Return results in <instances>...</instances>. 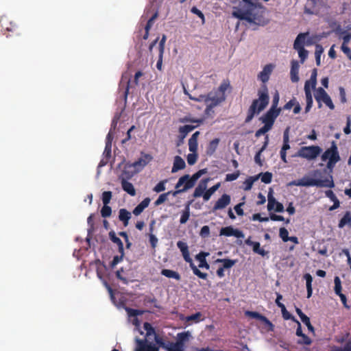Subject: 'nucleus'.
Masks as SVG:
<instances>
[{"label":"nucleus","mask_w":351,"mask_h":351,"mask_svg":"<svg viewBox=\"0 0 351 351\" xmlns=\"http://www.w3.org/2000/svg\"><path fill=\"white\" fill-rule=\"evenodd\" d=\"M239 7L235 8L232 12L234 17L258 25L263 26L267 24L268 20L253 12L255 9L263 8L258 0H241L239 2Z\"/></svg>","instance_id":"obj_1"},{"label":"nucleus","mask_w":351,"mask_h":351,"mask_svg":"<svg viewBox=\"0 0 351 351\" xmlns=\"http://www.w3.org/2000/svg\"><path fill=\"white\" fill-rule=\"evenodd\" d=\"M258 99L253 100L247 110V117L245 120V123L250 122L255 114L260 113L267 106L269 97L266 85L263 86L262 88L258 90Z\"/></svg>","instance_id":"obj_2"},{"label":"nucleus","mask_w":351,"mask_h":351,"mask_svg":"<svg viewBox=\"0 0 351 351\" xmlns=\"http://www.w3.org/2000/svg\"><path fill=\"white\" fill-rule=\"evenodd\" d=\"M154 336V340L156 345L148 341L146 337L144 339L136 337L134 339L135 348L134 351H159V347L165 349L167 343H166L164 339L158 335L155 334Z\"/></svg>","instance_id":"obj_3"},{"label":"nucleus","mask_w":351,"mask_h":351,"mask_svg":"<svg viewBox=\"0 0 351 351\" xmlns=\"http://www.w3.org/2000/svg\"><path fill=\"white\" fill-rule=\"evenodd\" d=\"M290 185L298 186H313L333 188L335 186L332 176L330 179H314L308 176H304L301 179L293 180Z\"/></svg>","instance_id":"obj_4"},{"label":"nucleus","mask_w":351,"mask_h":351,"mask_svg":"<svg viewBox=\"0 0 351 351\" xmlns=\"http://www.w3.org/2000/svg\"><path fill=\"white\" fill-rule=\"evenodd\" d=\"M177 247L180 249V252H182L184 261L190 264V267L193 270V274L201 279H206L208 276L207 274L202 272L193 263V261L190 257L189 247L186 243L182 241H179L177 243Z\"/></svg>","instance_id":"obj_5"},{"label":"nucleus","mask_w":351,"mask_h":351,"mask_svg":"<svg viewBox=\"0 0 351 351\" xmlns=\"http://www.w3.org/2000/svg\"><path fill=\"white\" fill-rule=\"evenodd\" d=\"M206 172V169H203L195 173L191 177H190L189 174L184 175L179 178L175 188L178 189L181 187L184 182H186V185L184 186V190H189L193 188L195 185L197 180Z\"/></svg>","instance_id":"obj_6"},{"label":"nucleus","mask_w":351,"mask_h":351,"mask_svg":"<svg viewBox=\"0 0 351 351\" xmlns=\"http://www.w3.org/2000/svg\"><path fill=\"white\" fill-rule=\"evenodd\" d=\"M206 172V169H203L195 173L191 177H190L189 174L184 175L179 178L175 188L178 189L181 187L184 182H186V185L184 186V190H189L193 188L195 185L197 180Z\"/></svg>","instance_id":"obj_7"},{"label":"nucleus","mask_w":351,"mask_h":351,"mask_svg":"<svg viewBox=\"0 0 351 351\" xmlns=\"http://www.w3.org/2000/svg\"><path fill=\"white\" fill-rule=\"evenodd\" d=\"M189 98L197 101H204L206 104L205 113H208V110H212L214 107L225 101L226 96H220L219 95L212 96V93H209L208 95H200L199 98L189 95Z\"/></svg>","instance_id":"obj_8"},{"label":"nucleus","mask_w":351,"mask_h":351,"mask_svg":"<svg viewBox=\"0 0 351 351\" xmlns=\"http://www.w3.org/2000/svg\"><path fill=\"white\" fill-rule=\"evenodd\" d=\"M322 149L317 145L302 147L296 154V156L308 160H313L321 154Z\"/></svg>","instance_id":"obj_9"},{"label":"nucleus","mask_w":351,"mask_h":351,"mask_svg":"<svg viewBox=\"0 0 351 351\" xmlns=\"http://www.w3.org/2000/svg\"><path fill=\"white\" fill-rule=\"evenodd\" d=\"M332 158H334L336 161L340 160L338 148L335 141L332 142L330 147L327 149L321 156L322 160L324 162L327 160H332Z\"/></svg>","instance_id":"obj_10"},{"label":"nucleus","mask_w":351,"mask_h":351,"mask_svg":"<svg viewBox=\"0 0 351 351\" xmlns=\"http://www.w3.org/2000/svg\"><path fill=\"white\" fill-rule=\"evenodd\" d=\"M281 110H275L269 108V110L261 118L260 120L265 125H269L272 128L276 119L278 117Z\"/></svg>","instance_id":"obj_11"},{"label":"nucleus","mask_w":351,"mask_h":351,"mask_svg":"<svg viewBox=\"0 0 351 351\" xmlns=\"http://www.w3.org/2000/svg\"><path fill=\"white\" fill-rule=\"evenodd\" d=\"M139 172V169L134 168L131 162H126L124 165L123 169L119 176V179H131L136 173Z\"/></svg>","instance_id":"obj_12"},{"label":"nucleus","mask_w":351,"mask_h":351,"mask_svg":"<svg viewBox=\"0 0 351 351\" xmlns=\"http://www.w3.org/2000/svg\"><path fill=\"white\" fill-rule=\"evenodd\" d=\"M221 236L232 237L234 236L237 238H243L244 234L242 231L234 229L232 226H226L221 228L219 232Z\"/></svg>","instance_id":"obj_13"},{"label":"nucleus","mask_w":351,"mask_h":351,"mask_svg":"<svg viewBox=\"0 0 351 351\" xmlns=\"http://www.w3.org/2000/svg\"><path fill=\"white\" fill-rule=\"evenodd\" d=\"M231 197L228 194H223L215 204L212 211L214 213L218 210L223 209L230 204Z\"/></svg>","instance_id":"obj_14"},{"label":"nucleus","mask_w":351,"mask_h":351,"mask_svg":"<svg viewBox=\"0 0 351 351\" xmlns=\"http://www.w3.org/2000/svg\"><path fill=\"white\" fill-rule=\"evenodd\" d=\"M152 159L151 155L148 154H143V157L138 158L136 161L131 163L134 168L138 169L141 171L144 167H145Z\"/></svg>","instance_id":"obj_15"},{"label":"nucleus","mask_w":351,"mask_h":351,"mask_svg":"<svg viewBox=\"0 0 351 351\" xmlns=\"http://www.w3.org/2000/svg\"><path fill=\"white\" fill-rule=\"evenodd\" d=\"M274 67V66L272 64H266L263 71L258 75V80L263 83L267 82L269 79V76L272 73Z\"/></svg>","instance_id":"obj_16"},{"label":"nucleus","mask_w":351,"mask_h":351,"mask_svg":"<svg viewBox=\"0 0 351 351\" xmlns=\"http://www.w3.org/2000/svg\"><path fill=\"white\" fill-rule=\"evenodd\" d=\"M290 77L292 82H298L299 81V68L300 65L297 60H293L291 62Z\"/></svg>","instance_id":"obj_17"},{"label":"nucleus","mask_w":351,"mask_h":351,"mask_svg":"<svg viewBox=\"0 0 351 351\" xmlns=\"http://www.w3.org/2000/svg\"><path fill=\"white\" fill-rule=\"evenodd\" d=\"M131 217V213L129 212L127 209L121 208L119 210V220L123 223L125 227L128 226Z\"/></svg>","instance_id":"obj_18"},{"label":"nucleus","mask_w":351,"mask_h":351,"mask_svg":"<svg viewBox=\"0 0 351 351\" xmlns=\"http://www.w3.org/2000/svg\"><path fill=\"white\" fill-rule=\"evenodd\" d=\"M186 167V164L183 158L180 156H176L173 160V164L171 169L172 173H176L179 170L184 169Z\"/></svg>","instance_id":"obj_19"},{"label":"nucleus","mask_w":351,"mask_h":351,"mask_svg":"<svg viewBox=\"0 0 351 351\" xmlns=\"http://www.w3.org/2000/svg\"><path fill=\"white\" fill-rule=\"evenodd\" d=\"M209 255V253L200 252L198 254L195 256L196 260H197L199 263L198 267L199 268H206V269H209L210 265L207 263L206 257Z\"/></svg>","instance_id":"obj_20"},{"label":"nucleus","mask_w":351,"mask_h":351,"mask_svg":"<svg viewBox=\"0 0 351 351\" xmlns=\"http://www.w3.org/2000/svg\"><path fill=\"white\" fill-rule=\"evenodd\" d=\"M193 200L188 201L184 205V209L182 212V215L180 219V223L184 224L187 222L190 217V206L192 204Z\"/></svg>","instance_id":"obj_21"},{"label":"nucleus","mask_w":351,"mask_h":351,"mask_svg":"<svg viewBox=\"0 0 351 351\" xmlns=\"http://www.w3.org/2000/svg\"><path fill=\"white\" fill-rule=\"evenodd\" d=\"M121 183V187L123 190L127 192L131 196H134L136 195V190L133 186V184L128 182L129 180L126 179H120Z\"/></svg>","instance_id":"obj_22"},{"label":"nucleus","mask_w":351,"mask_h":351,"mask_svg":"<svg viewBox=\"0 0 351 351\" xmlns=\"http://www.w3.org/2000/svg\"><path fill=\"white\" fill-rule=\"evenodd\" d=\"M208 181V179H205L202 180V182L198 184V186L195 188L194 193L193 194V197L195 198L199 197L201 196L203 197V195L206 189V184Z\"/></svg>","instance_id":"obj_23"},{"label":"nucleus","mask_w":351,"mask_h":351,"mask_svg":"<svg viewBox=\"0 0 351 351\" xmlns=\"http://www.w3.org/2000/svg\"><path fill=\"white\" fill-rule=\"evenodd\" d=\"M351 39V34H348L343 36V43L341 45V50L349 58V59L351 60V50L350 47L348 46V42Z\"/></svg>","instance_id":"obj_24"},{"label":"nucleus","mask_w":351,"mask_h":351,"mask_svg":"<svg viewBox=\"0 0 351 351\" xmlns=\"http://www.w3.org/2000/svg\"><path fill=\"white\" fill-rule=\"evenodd\" d=\"M304 92H305V97H306V106L305 108V112H308L313 106V96L311 90L310 89V87H308L307 86H304Z\"/></svg>","instance_id":"obj_25"},{"label":"nucleus","mask_w":351,"mask_h":351,"mask_svg":"<svg viewBox=\"0 0 351 351\" xmlns=\"http://www.w3.org/2000/svg\"><path fill=\"white\" fill-rule=\"evenodd\" d=\"M191 336L189 331L179 332L177 334L176 343L184 349V343L187 341Z\"/></svg>","instance_id":"obj_26"},{"label":"nucleus","mask_w":351,"mask_h":351,"mask_svg":"<svg viewBox=\"0 0 351 351\" xmlns=\"http://www.w3.org/2000/svg\"><path fill=\"white\" fill-rule=\"evenodd\" d=\"M108 235L111 241L117 245L119 252L122 253L123 250H124V247L121 240L118 237H117L115 232L113 230L110 231Z\"/></svg>","instance_id":"obj_27"},{"label":"nucleus","mask_w":351,"mask_h":351,"mask_svg":"<svg viewBox=\"0 0 351 351\" xmlns=\"http://www.w3.org/2000/svg\"><path fill=\"white\" fill-rule=\"evenodd\" d=\"M246 315H247L248 316H250V317L252 318H254V319H258L268 325H271L272 326V324L271 322L266 317H265L264 315L260 314L258 312H255V311H246Z\"/></svg>","instance_id":"obj_28"},{"label":"nucleus","mask_w":351,"mask_h":351,"mask_svg":"<svg viewBox=\"0 0 351 351\" xmlns=\"http://www.w3.org/2000/svg\"><path fill=\"white\" fill-rule=\"evenodd\" d=\"M328 94L326 91L322 87H319L316 89L315 93V99L318 103V107H322V99L326 97Z\"/></svg>","instance_id":"obj_29"},{"label":"nucleus","mask_w":351,"mask_h":351,"mask_svg":"<svg viewBox=\"0 0 351 351\" xmlns=\"http://www.w3.org/2000/svg\"><path fill=\"white\" fill-rule=\"evenodd\" d=\"M160 274L162 276H164L167 278H173L177 280H180V279H181V276L180 275V274L173 270L163 269L161 270Z\"/></svg>","instance_id":"obj_30"},{"label":"nucleus","mask_w":351,"mask_h":351,"mask_svg":"<svg viewBox=\"0 0 351 351\" xmlns=\"http://www.w3.org/2000/svg\"><path fill=\"white\" fill-rule=\"evenodd\" d=\"M216 263H221L223 264L221 267L225 269H230L237 262V260H232L230 258H217L215 261Z\"/></svg>","instance_id":"obj_31"},{"label":"nucleus","mask_w":351,"mask_h":351,"mask_svg":"<svg viewBox=\"0 0 351 351\" xmlns=\"http://www.w3.org/2000/svg\"><path fill=\"white\" fill-rule=\"evenodd\" d=\"M304 39H305L304 34L301 33V34H298L294 41V43H293L294 49L298 51V50H300L301 48H304Z\"/></svg>","instance_id":"obj_32"},{"label":"nucleus","mask_w":351,"mask_h":351,"mask_svg":"<svg viewBox=\"0 0 351 351\" xmlns=\"http://www.w3.org/2000/svg\"><path fill=\"white\" fill-rule=\"evenodd\" d=\"M228 89H231L230 82L228 79L223 80L218 88L219 95L226 96L225 93Z\"/></svg>","instance_id":"obj_33"},{"label":"nucleus","mask_w":351,"mask_h":351,"mask_svg":"<svg viewBox=\"0 0 351 351\" xmlns=\"http://www.w3.org/2000/svg\"><path fill=\"white\" fill-rule=\"evenodd\" d=\"M219 143V139L217 138H214L209 143L208 147L206 149L207 155L211 156L215 152L218 147Z\"/></svg>","instance_id":"obj_34"},{"label":"nucleus","mask_w":351,"mask_h":351,"mask_svg":"<svg viewBox=\"0 0 351 351\" xmlns=\"http://www.w3.org/2000/svg\"><path fill=\"white\" fill-rule=\"evenodd\" d=\"M304 278L306 280V285L307 289V298H309L312 295L313 289H312V282L313 278L310 274H306L304 275Z\"/></svg>","instance_id":"obj_35"},{"label":"nucleus","mask_w":351,"mask_h":351,"mask_svg":"<svg viewBox=\"0 0 351 351\" xmlns=\"http://www.w3.org/2000/svg\"><path fill=\"white\" fill-rule=\"evenodd\" d=\"M346 225H348L351 227V214L349 211H347L343 217L341 219L339 223V228H342Z\"/></svg>","instance_id":"obj_36"},{"label":"nucleus","mask_w":351,"mask_h":351,"mask_svg":"<svg viewBox=\"0 0 351 351\" xmlns=\"http://www.w3.org/2000/svg\"><path fill=\"white\" fill-rule=\"evenodd\" d=\"M143 303L147 306H148L149 304H153L155 308H161V306L158 304L157 299L154 296H145L143 300Z\"/></svg>","instance_id":"obj_37"},{"label":"nucleus","mask_w":351,"mask_h":351,"mask_svg":"<svg viewBox=\"0 0 351 351\" xmlns=\"http://www.w3.org/2000/svg\"><path fill=\"white\" fill-rule=\"evenodd\" d=\"M197 125H185L179 128V132L182 138H185L188 133L196 128Z\"/></svg>","instance_id":"obj_38"},{"label":"nucleus","mask_w":351,"mask_h":351,"mask_svg":"<svg viewBox=\"0 0 351 351\" xmlns=\"http://www.w3.org/2000/svg\"><path fill=\"white\" fill-rule=\"evenodd\" d=\"M220 186V183H217V184L213 186L208 190H206L204 195H203V199L204 201H208L211 197V195L219 189Z\"/></svg>","instance_id":"obj_39"},{"label":"nucleus","mask_w":351,"mask_h":351,"mask_svg":"<svg viewBox=\"0 0 351 351\" xmlns=\"http://www.w3.org/2000/svg\"><path fill=\"white\" fill-rule=\"evenodd\" d=\"M317 69H314L312 71L310 79L306 81L304 86H307L308 87H309V82H312V89H315V86L317 84Z\"/></svg>","instance_id":"obj_40"},{"label":"nucleus","mask_w":351,"mask_h":351,"mask_svg":"<svg viewBox=\"0 0 351 351\" xmlns=\"http://www.w3.org/2000/svg\"><path fill=\"white\" fill-rule=\"evenodd\" d=\"M167 351H184V349L182 348L178 343L176 342H167V347L165 348Z\"/></svg>","instance_id":"obj_41"},{"label":"nucleus","mask_w":351,"mask_h":351,"mask_svg":"<svg viewBox=\"0 0 351 351\" xmlns=\"http://www.w3.org/2000/svg\"><path fill=\"white\" fill-rule=\"evenodd\" d=\"M202 313L200 312H197L195 314H193V315H189V316H186L185 317L184 319H182L183 320H185L186 322H191V321H193L195 323H198L199 322H200L202 320Z\"/></svg>","instance_id":"obj_42"},{"label":"nucleus","mask_w":351,"mask_h":351,"mask_svg":"<svg viewBox=\"0 0 351 351\" xmlns=\"http://www.w3.org/2000/svg\"><path fill=\"white\" fill-rule=\"evenodd\" d=\"M324 52V49L322 45H317L315 47V61L316 64L317 66L320 65L321 62V55Z\"/></svg>","instance_id":"obj_43"},{"label":"nucleus","mask_w":351,"mask_h":351,"mask_svg":"<svg viewBox=\"0 0 351 351\" xmlns=\"http://www.w3.org/2000/svg\"><path fill=\"white\" fill-rule=\"evenodd\" d=\"M252 247L254 253L260 254L263 256H265L267 254V252L264 249L261 247L259 242L255 241L252 245Z\"/></svg>","instance_id":"obj_44"},{"label":"nucleus","mask_w":351,"mask_h":351,"mask_svg":"<svg viewBox=\"0 0 351 351\" xmlns=\"http://www.w3.org/2000/svg\"><path fill=\"white\" fill-rule=\"evenodd\" d=\"M258 179L257 177H249L244 182V190L249 191L252 189L254 182Z\"/></svg>","instance_id":"obj_45"},{"label":"nucleus","mask_w":351,"mask_h":351,"mask_svg":"<svg viewBox=\"0 0 351 351\" xmlns=\"http://www.w3.org/2000/svg\"><path fill=\"white\" fill-rule=\"evenodd\" d=\"M125 311L128 313L129 317H136L138 315H141L145 312L143 310L134 309L131 308H126Z\"/></svg>","instance_id":"obj_46"},{"label":"nucleus","mask_w":351,"mask_h":351,"mask_svg":"<svg viewBox=\"0 0 351 351\" xmlns=\"http://www.w3.org/2000/svg\"><path fill=\"white\" fill-rule=\"evenodd\" d=\"M112 214V208L108 204L103 206L101 210V215L104 218L109 217Z\"/></svg>","instance_id":"obj_47"},{"label":"nucleus","mask_w":351,"mask_h":351,"mask_svg":"<svg viewBox=\"0 0 351 351\" xmlns=\"http://www.w3.org/2000/svg\"><path fill=\"white\" fill-rule=\"evenodd\" d=\"M261 176V182L265 184H269L272 180V173L270 172L261 173L259 175Z\"/></svg>","instance_id":"obj_48"},{"label":"nucleus","mask_w":351,"mask_h":351,"mask_svg":"<svg viewBox=\"0 0 351 351\" xmlns=\"http://www.w3.org/2000/svg\"><path fill=\"white\" fill-rule=\"evenodd\" d=\"M276 199L273 197L271 193L268 195V203L267 209L269 211H271L274 209L275 205L277 204Z\"/></svg>","instance_id":"obj_49"},{"label":"nucleus","mask_w":351,"mask_h":351,"mask_svg":"<svg viewBox=\"0 0 351 351\" xmlns=\"http://www.w3.org/2000/svg\"><path fill=\"white\" fill-rule=\"evenodd\" d=\"M143 328L146 331V337L156 334L155 330L151 324L145 322L143 324Z\"/></svg>","instance_id":"obj_50"},{"label":"nucleus","mask_w":351,"mask_h":351,"mask_svg":"<svg viewBox=\"0 0 351 351\" xmlns=\"http://www.w3.org/2000/svg\"><path fill=\"white\" fill-rule=\"evenodd\" d=\"M167 182V180H163L159 182L153 189V191L156 193H160L164 191L166 189L165 184Z\"/></svg>","instance_id":"obj_51"},{"label":"nucleus","mask_w":351,"mask_h":351,"mask_svg":"<svg viewBox=\"0 0 351 351\" xmlns=\"http://www.w3.org/2000/svg\"><path fill=\"white\" fill-rule=\"evenodd\" d=\"M334 282H335L334 290H335V293L337 295L341 293L342 287H341V282L339 277L335 276V279H334Z\"/></svg>","instance_id":"obj_52"},{"label":"nucleus","mask_w":351,"mask_h":351,"mask_svg":"<svg viewBox=\"0 0 351 351\" xmlns=\"http://www.w3.org/2000/svg\"><path fill=\"white\" fill-rule=\"evenodd\" d=\"M301 339H298L297 341V343L299 344V345H306V346H309L312 343V340L311 339L310 337H308L307 335H306L305 334H304L302 336L300 337Z\"/></svg>","instance_id":"obj_53"},{"label":"nucleus","mask_w":351,"mask_h":351,"mask_svg":"<svg viewBox=\"0 0 351 351\" xmlns=\"http://www.w3.org/2000/svg\"><path fill=\"white\" fill-rule=\"evenodd\" d=\"M123 256H124V250H123L122 253H120L119 256L117 255L113 257V259H112V262L110 263V267L112 268H114L119 262H121L123 260Z\"/></svg>","instance_id":"obj_54"},{"label":"nucleus","mask_w":351,"mask_h":351,"mask_svg":"<svg viewBox=\"0 0 351 351\" xmlns=\"http://www.w3.org/2000/svg\"><path fill=\"white\" fill-rule=\"evenodd\" d=\"M112 194L111 191H104L102 193V197H101L103 204L104 205L108 204L112 199Z\"/></svg>","instance_id":"obj_55"},{"label":"nucleus","mask_w":351,"mask_h":351,"mask_svg":"<svg viewBox=\"0 0 351 351\" xmlns=\"http://www.w3.org/2000/svg\"><path fill=\"white\" fill-rule=\"evenodd\" d=\"M279 236L284 242L289 241V232L285 228H280Z\"/></svg>","instance_id":"obj_56"},{"label":"nucleus","mask_w":351,"mask_h":351,"mask_svg":"<svg viewBox=\"0 0 351 351\" xmlns=\"http://www.w3.org/2000/svg\"><path fill=\"white\" fill-rule=\"evenodd\" d=\"M198 143L197 141L193 138H189V149L191 152H196L197 150Z\"/></svg>","instance_id":"obj_57"},{"label":"nucleus","mask_w":351,"mask_h":351,"mask_svg":"<svg viewBox=\"0 0 351 351\" xmlns=\"http://www.w3.org/2000/svg\"><path fill=\"white\" fill-rule=\"evenodd\" d=\"M280 308H281L282 317L285 320L292 319L293 320L296 321V319H295V318L287 311L285 305H282V306H280Z\"/></svg>","instance_id":"obj_58"},{"label":"nucleus","mask_w":351,"mask_h":351,"mask_svg":"<svg viewBox=\"0 0 351 351\" xmlns=\"http://www.w3.org/2000/svg\"><path fill=\"white\" fill-rule=\"evenodd\" d=\"M187 162L189 165H194L197 160V154L196 152H192L191 154H189L186 157Z\"/></svg>","instance_id":"obj_59"},{"label":"nucleus","mask_w":351,"mask_h":351,"mask_svg":"<svg viewBox=\"0 0 351 351\" xmlns=\"http://www.w3.org/2000/svg\"><path fill=\"white\" fill-rule=\"evenodd\" d=\"M271 128L269 125H264L262 128H261L259 130H258L255 133L256 137H259L260 136L265 134L267 133L269 130H270Z\"/></svg>","instance_id":"obj_60"},{"label":"nucleus","mask_w":351,"mask_h":351,"mask_svg":"<svg viewBox=\"0 0 351 351\" xmlns=\"http://www.w3.org/2000/svg\"><path fill=\"white\" fill-rule=\"evenodd\" d=\"M322 102L324 103L327 107H328L330 110L335 109V105L330 98V97L328 95L324 99H322Z\"/></svg>","instance_id":"obj_61"},{"label":"nucleus","mask_w":351,"mask_h":351,"mask_svg":"<svg viewBox=\"0 0 351 351\" xmlns=\"http://www.w3.org/2000/svg\"><path fill=\"white\" fill-rule=\"evenodd\" d=\"M298 52L300 58V62L302 64H303L308 57V51L304 48H301L300 50L298 51Z\"/></svg>","instance_id":"obj_62"},{"label":"nucleus","mask_w":351,"mask_h":351,"mask_svg":"<svg viewBox=\"0 0 351 351\" xmlns=\"http://www.w3.org/2000/svg\"><path fill=\"white\" fill-rule=\"evenodd\" d=\"M168 196H169V193H165L160 195L159 197H158V199L154 202L155 206H159V205L162 204V203H164L167 199Z\"/></svg>","instance_id":"obj_63"},{"label":"nucleus","mask_w":351,"mask_h":351,"mask_svg":"<svg viewBox=\"0 0 351 351\" xmlns=\"http://www.w3.org/2000/svg\"><path fill=\"white\" fill-rule=\"evenodd\" d=\"M240 175L239 171H237L232 173H228L226 176V181L231 182L237 180Z\"/></svg>","instance_id":"obj_64"}]
</instances>
